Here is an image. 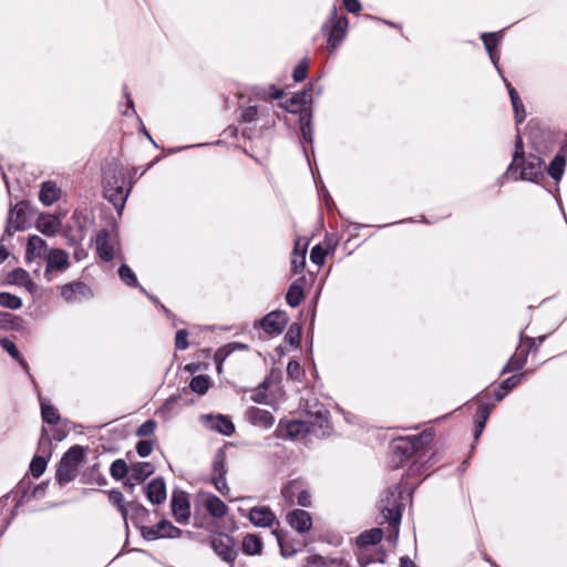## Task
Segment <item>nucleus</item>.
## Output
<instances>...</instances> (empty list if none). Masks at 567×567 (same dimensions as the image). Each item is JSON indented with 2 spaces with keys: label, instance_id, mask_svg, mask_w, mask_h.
Here are the masks:
<instances>
[{
  "label": "nucleus",
  "instance_id": "20e7f679",
  "mask_svg": "<svg viewBox=\"0 0 567 567\" xmlns=\"http://www.w3.org/2000/svg\"><path fill=\"white\" fill-rule=\"evenodd\" d=\"M433 440V433L424 431L417 435L402 436L392 440L390 444L391 463L394 467L402 466L419 450L429 445Z\"/></svg>",
  "mask_w": 567,
  "mask_h": 567
},
{
  "label": "nucleus",
  "instance_id": "f257e3e1",
  "mask_svg": "<svg viewBox=\"0 0 567 567\" xmlns=\"http://www.w3.org/2000/svg\"><path fill=\"white\" fill-rule=\"evenodd\" d=\"M319 79L310 80L301 90L295 92L290 97L279 102V107L284 109L288 113L298 115V126L301 135L299 142H315L313 134V99L312 93L317 96L323 92L322 85H317Z\"/></svg>",
  "mask_w": 567,
  "mask_h": 567
},
{
  "label": "nucleus",
  "instance_id": "79ce46f5",
  "mask_svg": "<svg viewBox=\"0 0 567 567\" xmlns=\"http://www.w3.org/2000/svg\"><path fill=\"white\" fill-rule=\"evenodd\" d=\"M299 245L300 240H297L291 256V270L293 274L301 272L306 265V247L299 249Z\"/></svg>",
  "mask_w": 567,
  "mask_h": 567
},
{
  "label": "nucleus",
  "instance_id": "7c9ffc66",
  "mask_svg": "<svg viewBox=\"0 0 567 567\" xmlns=\"http://www.w3.org/2000/svg\"><path fill=\"white\" fill-rule=\"evenodd\" d=\"M567 151L561 148L547 167L548 175L556 182L563 177L566 167Z\"/></svg>",
  "mask_w": 567,
  "mask_h": 567
},
{
  "label": "nucleus",
  "instance_id": "58836bf2",
  "mask_svg": "<svg viewBox=\"0 0 567 567\" xmlns=\"http://www.w3.org/2000/svg\"><path fill=\"white\" fill-rule=\"evenodd\" d=\"M274 534L277 537L280 553L284 557H292L301 549V544L299 542H292L287 539L281 533L275 530Z\"/></svg>",
  "mask_w": 567,
  "mask_h": 567
},
{
  "label": "nucleus",
  "instance_id": "cd10ccee",
  "mask_svg": "<svg viewBox=\"0 0 567 567\" xmlns=\"http://www.w3.org/2000/svg\"><path fill=\"white\" fill-rule=\"evenodd\" d=\"M203 505L209 515L215 518H223L228 512L227 505L214 494H207Z\"/></svg>",
  "mask_w": 567,
  "mask_h": 567
},
{
  "label": "nucleus",
  "instance_id": "72a5a7b5",
  "mask_svg": "<svg viewBox=\"0 0 567 567\" xmlns=\"http://www.w3.org/2000/svg\"><path fill=\"white\" fill-rule=\"evenodd\" d=\"M61 196V189L53 182H44L41 185L39 199L47 206L55 203Z\"/></svg>",
  "mask_w": 567,
  "mask_h": 567
},
{
  "label": "nucleus",
  "instance_id": "0e129e2a",
  "mask_svg": "<svg viewBox=\"0 0 567 567\" xmlns=\"http://www.w3.org/2000/svg\"><path fill=\"white\" fill-rule=\"evenodd\" d=\"M492 405H488V404H485V403H480V406L477 409V412H476V417L475 420L476 421H482V422H487L489 415H491V412H492Z\"/></svg>",
  "mask_w": 567,
  "mask_h": 567
},
{
  "label": "nucleus",
  "instance_id": "f8f14e48",
  "mask_svg": "<svg viewBox=\"0 0 567 567\" xmlns=\"http://www.w3.org/2000/svg\"><path fill=\"white\" fill-rule=\"evenodd\" d=\"M141 536L146 540L158 538H178L182 530L174 526L169 520L163 519L154 526H141Z\"/></svg>",
  "mask_w": 567,
  "mask_h": 567
},
{
  "label": "nucleus",
  "instance_id": "dca6fc26",
  "mask_svg": "<svg viewBox=\"0 0 567 567\" xmlns=\"http://www.w3.org/2000/svg\"><path fill=\"white\" fill-rule=\"evenodd\" d=\"M286 522L298 534L303 535L312 528L311 515L301 508L292 509L287 513Z\"/></svg>",
  "mask_w": 567,
  "mask_h": 567
},
{
  "label": "nucleus",
  "instance_id": "2f4dec72",
  "mask_svg": "<svg viewBox=\"0 0 567 567\" xmlns=\"http://www.w3.org/2000/svg\"><path fill=\"white\" fill-rule=\"evenodd\" d=\"M241 549L248 556L261 555L264 543L260 536L256 534H247L241 542Z\"/></svg>",
  "mask_w": 567,
  "mask_h": 567
},
{
  "label": "nucleus",
  "instance_id": "a18cd8bd",
  "mask_svg": "<svg viewBox=\"0 0 567 567\" xmlns=\"http://www.w3.org/2000/svg\"><path fill=\"white\" fill-rule=\"evenodd\" d=\"M310 60L308 56H303L292 70V80L296 83H301L308 78Z\"/></svg>",
  "mask_w": 567,
  "mask_h": 567
},
{
  "label": "nucleus",
  "instance_id": "c756f323",
  "mask_svg": "<svg viewBox=\"0 0 567 567\" xmlns=\"http://www.w3.org/2000/svg\"><path fill=\"white\" fill-rule=\"evenodd\" d=\"M155 471V467L150 462H137L132 464L128 482L134 481L137 484L143 483L147 477H150Z\"/></svg>",
  "mask_w": 567,
  "mask_h": 567
},
{
  "label": "nucleus",
  "instance_id": "ddd939ff",
  "mask_svg": "<svg viewBox=\"0 0 567 567\" xmlns=\"http://www.w3.org/2000/svg\"><path fill=\"white\" fill-rule=\"evenodd\" d=\"M382 537L383 532L381 528L364 530L357 537L355 545L360 549V553L358 554V561L361 566H367L372 561V559L365 557L364 551H367L370 546L379 544Z\"/></svg>",
  "mask_w": 567,
  "mask_h": 567
},
{
  "label": "nucleus",
  "instance_id": "39448f33",
  "mask_svg": "<svg viewBox=\"0 0 567 567\" xmlns=\"http://www.w3.org/2000/svg\"><path fill=\"white\" fill-rule=\"evenodd\" d=\"M349 31V19L346 14H338V8L332 6L328 19L320 28V32L327 39V50L332 53L339 49Z\"/></svg>",
  "mask_w": 567,
  "mask_h": 567
},
{
  "label": "nucleus",
  "instance_id": "de8ad7c7",
  "mask_svg": "<svg viewBox=\"0 0 567 567\" xmlns=\"http://www.w3.org/2000/svg\"><path fill=\"white\" fill-rule=\"evenodd\" d=\"M0 346L13 358L16 359L20 364L21 367L27 370L28 369V363L25 362V360L21 357L18 348L16 347V344L8 338H2L0 339Z\"/></svg>",
  "mask_w": 567,
  "mask_h": 567
},
{
  "label": "nucleus",
  "instance_id": "a19ab883",
  "mask_svg": "<svg viewBox=\"0 0 567 567\" xmlns=\"http://www.w3.org/2000/svg\"><path fill=\"white\" fill-rule=\"evenodd\" d=\"M226 460L225 449H218L212 463V476H221L227 474Z\"/></svg>",
  "mask_w": 567,
  "mask_h": 567
},
{
  "label": "nucleus",
  "instance_id": "6e6552de",
  "mask_svg": "<svg viewBox=\"0 0 567 567\" xmlns=\"http://www.w3.org/2000/svg\"><path fill=\"white\" fill-rule=\"evenodd\" d=\"M281 496L289 506L299 505L307 508L312 505L309 488L301 480H291L285 484L281 488Z\"/></svg>",
  "mask_w": 567,
  "mask_h": 567
},
{
  "label": "nucleus",
  "instance_id": "7ed1b4c3",
  "mask_svg": "<svg viewBox=\"0 0 567 567\" xmlns=\"http://www.w3.org/2000/svg\"><path fill=\"white\" fill-rule=\"evenodd\" d=\"M402 488L400 485H394L389 487L381 496L378 508L380 515L377 520L380 525L389 524L398 537L399 534V525L402 517Z\"/></svg>",
  "mask_w": 567,
  "mask_h": 567
},
{
  "label": "nucleus",
  "instance_id": "a878e982",
  "mask_svg": "<svg viewBox=\"0 0 567 567\" xmlns=\"http://www.w3.org/2000/svg\"><path fill=\"white\" fill-rule=\"evenodd\" d=\"M89 292V287L82 281H73L61 287V296L68 302L76 301Z\"/></svg>",
  "mask_w": 567,
  "mask_h": 567
},
{
  "label": "nucleus",
  "instance_id": "5fc2aeb1",
  "mask_svg": "<svg viewBox=\"0 0 567 567\" xmlns=\"http://www.w3.org/2000/svg\"><path fill=\"white\" fill-rule=\"evenodd\" d=\"M156 430V422L154 420H147L138 426L136 435L141 437H147L154 434Z\"/></svg>",
  "mask_w": 567,
  "mask_h": 567
},
{
  "label": "nucleus",
  "instance_id": "3c124183",
  "mask_svg": "<svg viewBox=\"0 0 567 567\" xmlns=\"http://www.w3.org/2000/svg\"><path fill=\"white\" fill-rule=\"evenodd\" d=\"M48 465V460L44 456L35 455L30 463V473L33 477H40Z\"/></svg>",
  "mask_w": 567,
  "mask_h": 567
},
{
  "label": "nucleus",
  "instance_id": "e2e57ef3",
  "mask_svg": "<svg viewBox=\"0 0 567 567\" xmlns=\"http://www.w3.org/2000/svg\"><path fill=\"white\" fill-rule=\"evenodd\" d=\"M287 373L291 379L299 380L302 373L298 361L291 360L287 364Z\"/></svg>",
  "mask_w": 567,
  "mask_h": 567
},
{
  "label": "nucleus",
  "instance_id": "423d86ee",
  "mask_svg": "<svg viewBox=\"0 0 567 567\" xmlns=\"http://www.w3.org/2000/svg\"><path fill=\"white\" fill-rule=\"evenodd\" d=\"M86 451L87 447L74 445L62 455L55 473V480L60 485L75 480L79 470L85 463Z\"/></svg>",
  "mask_w": 567,
  "mask_h": 567
},
{
  "label": "nucleus",
  "instance_id": "bb28decb",
  "mask_svg": "<svg viewBox=\"0 0 567 567\" xmlns=\"http://www.w3.org/2000/svg\"><path fill=\"white\" fill-rule=\"evenodd\" d=\"M95 244H96V251L103 260L110 261L113 259L114 249L110 243V234L106 229H101L97 233Z\"/></svg>",
  "mask_w": 567,
  "mask_h": 567
},
{
  "label": "nucleus",
  "instance_id": "393cba45",
  "mask_svg": "<svg viewBox=\"0 0 567 567\" xmlns=\"http://www.w3.org/2000/svg\"><path fill=\"white\" fill-rule=\"evenodd\" d=\"M49 250L45 240L37 235L29 237L25 252L28 261H31L35 258H45Z\"/></svg>",
  "mask_w": 567,
  "mask_h": 567
},
{
  "label": "nucleus",
  "instance_id": "09e8293b",
  "mask_svg": "<svg viewBox=\"0 0 567 567\" xmlns=\"http://www.w3.org/2000/svg\"><path fill=\"white\" fill-rule=\"evenodd\" d=\"M0 306L3 308H8L11 310H17L22 307V300L20 297L12 295L10 292L1 291L0 292Z\"/></svg>",
  "mask_w": 567,
  "mask_h": 567
},
{
  "label": "nucleus",
  "instance_id": "2eb2a0df",
  "mask_svg": "<svg viewBox=\"0 0 567 567\" xmlns=\"http://www.w3.org/2000/svg\"><path fill=\"white\" fill-rule=\"evenodd\" d=\"M306 413L308 415L307 422L309 426L316 433V429L324 430L329 425V411L323 406V404L315 401L312 404L310 402L306 403Z\"/></svg>",
  "mask_w": 567,
  "mask_h": 567
},
{
  "label": "nucleus",
  "instance_id": "6ab92c4d",
  "mask_svg": "<svg viewBox=\"0 0 567 567\" xmlns=\"http://www.w3.org/2000/svg\"><path fill=\"white\" fill-rule=\"evenodd\" d=\"M249 520L257 527H271L279 525L275 513L268 506H255L249 511Z\"/></svg>",
  "mask_w": 567,
  "mask_h": 567
},
{
  "label": "nucleus",
  "instance_id": "c85d7f7f",
  "mask_svg": "<svg viewBox=\"0 0 567 567\" xmlns=\"http://www.w3.org/2000/svg\"><path fill=\"white\" fill-rule=\"evenodd\" d=\"M308 433H313L307 420H292L286 424V434H280L281 437L298 439L303 437Z\"/></svg>",
  "mask_w": 567,
  "mask_h": 567
},
{
  "label": "nucleus",
  "instance_id": "ea45409f",
  "mask_svg": "<svg viewBox=\"0 0 567 567\" xmlns=\"http://www.w3.org/2000/svg\"><path fill=\"white\" fill-rule=\"evenodd\" d=\"M131 512V519L133 520L134 525L140 529L142 525L140 523H143L147 519L150 513L148 509L142 505L138 502H130L128 503V513Z\"/></svg>",
  "mask_w": 567,
  "mask_h": 567
},
{
  "label": "nucleus",
  "instance_id": "0eeeda50",
  "mask_svg": "<svg viewBox=\"0 0 567 567\" xmlns=\"http://www.w3.org/2000/svg\"><path fill=\"white\" fill-rule=\"evenodd\" d=\"M524 144H516L513 162L509 166L520 169V178L530 182H538L543 177L544 161L536 155L524 152Z\"/></svg>",
  "mask_w": 567,
  "mask_h": 567
},
{
  "label": "nucleus",
  "instance_id": "338daca9",
  "mask_svg": "<svg viewBox=\"0 0 567 567\" xmlns=\"http://www.w3.org/2000/svg\"><path fill=\"white\" fill-rule=\"evenodd\" d=\"M306 567H327V560L324 557L315 554L307 557Z\"/></svg>",
  "mask_w": 567,
  "mask_h": 567
},
{
  "label": "nucleus",
  "instance_id": "473e14b6",
  "mask_svg": "<svg viewBox=\"0 0 567 567\" xmlns=\"http://www.w3.org/2000/svg\"><path fill=\"white\" fill-rule=\"evenodd\" d=\"M61 223L54 215H44L39 217L37 229L45 236H53L59 231Z\"/></svg>",
  "mask_w": 567,
  "mask_h": 567
},
{
  "label": "nucleus",
  "instance_id": "f704fd0d",
  "mask_svg": "<svg viewBox=\"0 0 567 567\" xmlns=\"http://www.w3.org/2000/svg\"><path fill=\"white\" fill-rule=\"evenodd\" d=\"M505 29L496 31V32H482L480 34L481 40L483 41L485 51L488 55H492L493 52H498L499 43L503 39Z\"/></svg>",
  "mask_w": 567,
  "mask_h": 567
},
{
  "label": "nucleus",
  "instance_id": "49530a36",
  "mask_svg": "<svg viewBox=\"0 0 567 567\" xmlns=\"http://www.w3.org/2000/svg\"><path fill=\"white\" fill-rule=\"evenodd\" d=\"M41 416L48 424H58L61 419L58 409L45 402H41Z\"/></svg>",
  "mask_w": 567,
  "mask_h": 567
},
{
  "label": "nucleus",
  "instance_id": "5701e85b",
  "mask_svg": "<svg viewBox=\"0 0 567 567\" xmlns=\"http://www.w3.org/2000/svg\"><path fill=\"white\" fill-rule=\"evenodd\" d=\"M145 495L146 498L152 503L153 505H161L166 501V484L162 477H156L152 480L146 486H145Z\"/></svg>",
  "mask_w": 567,
  "mask_h": 567
},
{
  "label": "nucleus",
  "instance_id": "8fccbe9b",
  "mask_svg": "<svg viewBox=\"0 0 567 567\" xmlns=\"http://www.w3.org/2000/svg\"><path fill=\"white\" fill-rule=\"evenodd\" d=\"M209 379L206 375H196L190 380L189 388L192 391L203 395L209 389Z\"/></svg>",
  "mask_w": 567,
  "mask_h": 567
},
{
  "label": "nucleus",
  "instance_id": "864d4df0",
  "mask_svg": "<svg viewBox=\"0 0 567 567\" xmlns=\"http://www.w3.org/2000/svg\"><path fill=\"white\" fill-rule=\"evenodd\" d=\"M326 256L327 249L321 245H316L310 251V260L318 266H322L324 264Z\"/></svg>",
  "mask_w": 567,
  "mask_h": 567
},
{
  "label": "nucleus",
  "instance_id": "1a4fd4ad",
  "mask_svg": "<svg viewBox=\"0 0 567 567\" xmlns=\"http://www.w3.org/2000/svg\"><path fill=\"white\" fill-rule=\"evenodd\" d=\"M209 545L215 554L225 563L233 566L238 556L236 540L225 533H216L209 537Z\"/></svg>",
  "mask_w": 567,
  "mask_h": 567
},
{
  "label": "nucleus",
  "instance_id": "774afa93",
  "mask_svg": "<svg viewBox=\"0 0 567 567\" xmlns=\"http://www.w3.org/2000/svg\"><path fill=\"white\" fill-rule=\"evenodd\" d=\"M16 320L20 319L10 312L0 311V330L12 326Z\"/></svg>",
  "mask_w": 567,
  "mask_h": 567
},
{
  "label": "nucleus",
  "instance_id": "680f3d73",
  "mask_svg": "<svg viewBox=\"0 0 567 567\" xmlns=\"http://www.w3.org/2000/svg\"><path fill=\"white\" fill-rule=\"evenodd\" d=\"M188 332L185 329L178 330L175 336V347L178 350H185L188 348L187 341Z\"/></svg>",
  "mask_w": 567,
  "mask_h": 567
},
{
  "label": "nucleus",
  "instance_id": "603ef678",
  "mask_svg": "<svg viewBox=\"0 0 567 567\" xmlns=\"http://www.w3.org/2000/svg\"><path fill=\"white\" fill-rule=\"evenodd\" d=\"M118 276H120L121 280L124 281L127 286H136L137 285V279H136L135 274L125 264L121 265V267L118 268Z\"/></svg>",
  "mask_w": 567,
  "mask_h": 567
},
{
  "label": "nucleus",
  "instance_id": "4d7b16f0",
  "mask_svg": "<svg viewBox=\"0 0 567 567\" xmlns=\"http://www.w3.org/2000/svg\"><path fill=\"white\" fill-rule=\"evenodd\" d=\"M286 341L291 346H298L300 340V328L297 323H293L289 327L286 336Z\"/></svg>",
  "mask_w": 567,
  "mask_h": 567
},
{
  "label": "nucleus",
  "instance_id": "37998d69",
  "mask_svg": "<svg viewBox=\"0 0 567 567\" xmlns=\"http://www.w3.org/2000/svg\"><path fill=\"white\" fill-rule=\"evenodd\" d=\"M511 103H512V106H513L515 124H516V126H518L526 118L525 105H524L522 99H519V101H513ZM514 142H523V136L520 134L519 127H517V134L515 136V141Z\"/></svg>",
  "mask_w": 567,
  "mask_h": 567
},
{
  "label": "nucleus",
  "instance_id": "b1692460",
  "mask_svg": "<svg viewBox=\"0 0 567 567\" xmlns=\"http://www.w3.org/2000/svg\"><path fill=\"white\" fill-rule=\"evenodd\" d=\"M247 420L255 426L269 429L275 423L274 415L264 409L251 406L246 412Z\"/></svg>",
  "mask_w": 567,
  "mask_h": 567
},
{
  "label": "nucleus",
  "instance_id": "c03bdc74",
  "mask_svg": "<svg viewBox=\"0 0 567 567\" xmlns=\"http://www.w3.org/2000/svg\"><path fill=\"white\" fill-rule=\"evenodd\" d=\"M130 471L131 467H128L126 462L122 458L115 460L110 467V474L116 481H121L126 476H130Z\"/></svg>",
  "mask_w": 567,
  "mask_h": 567
},
{
  "label": "nucleus",
  "instance_id": "4c0bfd02",
  "mask_svg": "<svg viewBox=\"0 0 567 567\" xmlns=\"http://www.w3.org/2000/svg\"><path fill=\"white\" fill-rule=\"evenodd\" d=\"M302 282L303 278L298 279L295 282H292L288 288L286 300L287 303L293 308L298 307L303 300L305 295L302 289Z\"/></svg>",
  "mask_w": 567,
  "mask_h": 567
},
{
  "label": "nucleus",
  "instance_id": "6e6d98bb",
  "mask_svg": "<svg viewBox=\"0 0 567 567\" xmlns=\"http://www.w3.org/2000/svg\"><path fill=\"white\" fill-rule=\"evenodd\" d=\"M212 482L215 488L224 496H228L230 493V488L226 481V475L221 476H212Z\"/></svg>",
  "mask_w": 567,
  "mask_h": 567
},
{
  "label": "nucleus",
  "instance_id": "f03ea898",
  "mask_svg": "<svg viewBox=\"0 0 567 567\" xmlns=\"http://www.w3.org/2000/svg\"><path fill=\"white\" fill-rule=\"evenodd\" d=\"M131 174L124 166L109 165L103 172L104 197L121 212L131 192Z\"/></svg>",
  "mask_w": 567,
  "mask_h": 567
},
{
  "label": "nucleus",
  "instance_id": "9d476101",
  "mask_svg": "<svg viewBox=\"0 0 567 567\" xmlns=\"http://www.w3.org/2000/svg\"><path fill=\"white\" fill-rule=\"evenodd\" d=\"M239 117L238 122L243 126L241 127V137L249 142L254 140L262 138V132L258 133L255 131L256 123L258 122V106L249 105L246 107L240 106L238 109Z\"/></svg>",
  "mask_w": 567,
  "mask_h": 567
},
{
  "label": "nucleus",
  "instance_id": "bf43d9fd",
  "mask_svg": "<svg viewBox=\"0 0 567 567\" xmlns=\"http://www.w3.org/2000/svg\"><path fill=\"white\" fill-rule=\"evenodd\" d=\"M525 373L514 374L506 380H504L501 385L503 389H505L507 392H509L512 389H514L517 384L522 382L524 379Z\"/></svg>",
  "mask_w": 567,
  "mask_h": 567
},
{
  "label": "nucleus",
  "instance_id": "a211bd4d",
  "mask_svg": "<svg viewBox=\"0 0 567 567\" xmlns=\"http://www.w3.org/2000/svg\"><path fill=\"white\" fill-rule=\"evenodd\" d=\"M287 322L288 317L284 311H272L262 318L260 327L268 334H280Z\"/></svg>",
  "mask_w": 567,
  "mask_h": 567
},
{
  "label": "nucleus",
  "instance_id": "052dcab7",
  "mask_svg": "<svg viewBox=\"0 0 567 567\" xmlns=\"http://www.w3.org/2000/svg\"><path fill=\"white\" fill-rule=\"evenodd\" d=\"M268 96L270 100L274 101H281L285 96V91L277 86L276 84H270L268 87V91L264 93L262 96Z\"/></svg>",
  "mask_w": 567,
  "mask_h": 567
},
{
  "label": "nucleus",
  "instance_id": "69168bd1",
  "mask_svg": "<svg viewBox=\"0 0 567 567\" xmlns=\"http://www.w3.org/2000/svg\"><path fill=\"white\" fill-rule=\"evenodd\" d=\"M343 8L347 12L358 14L362 10L360 0H342Z\"/></svg>",
  "mask_w": 567,
  "mask_h": 567
},
{
  "label": "nucleus",
  "instance_id": "13d9d810",
  "mask_svg": "<svg viewBox=\"0 0 567 567\" xmlns=\"http://www.w3.org/2000/svg\"><path fill=\"white\" fill-rule=\"evenodd\" d=\"M154 447V442L151 440H141L136 444V452L141 457L148 456Z\"/></svg>",
  "mask_w": 567,
  "mask_h": 567
},
{
  "label": "nucleus",
  "instance_id": "aec40b11",
  "mask_svg": "<svg viewBox=\"0 0 567 567\" xmlns=\"http://www.w3.org/2000/svg\"><path fill=\"white\" fill-rule=\"evenodd\" d=\"M172 514L177 523L185 524L190 516L189 501L184 493H174L171 502Z\"/></svg>",
  "mask_w": 567,
  "mask_h": 567
},
{
  "label": "nucleus",
  "instance_id": "f3484780",
  "mask_svg": "<svg viewBox=\"0 0 567 567\" xmlns=\"http://www.w3.org/2000/svg\"><path fill=\"white\" fill-rule=\"evenodd\" d=\"M28 205L23 202L18 203L8 216L7 233L12 235L14 231L23 230L28 226L27 218Z\"/></svg>",
  "mask_w": 567,
  "mask_h": 567
},
{
  "label": "nucleus",
  "instance_id": "c9c22d12",
  "mask_svg": "<svg viewBox=\"0 0 567 567\" xmlns=\"http://www.w3.org/2000/svg\"><path fill=\"white\" fill-rule=\"evenodd\" d=\"M8 282L27 288L29 291L34 289V282L28 271L17 268L8 275Z\"/></svg>",
  "mask_w": 567,
  "mask_h": 567
},
{
  "label": "nucleus",
  "instance_id": "9b49d317",
  "mask_svg": "<svg viewBox=\"0 0 567 567\" xmlns=\"http://www.w3.org/2000/svg\"><path fill=\"white\" fill-rule=\"evenodd\" d=\"M536 347L534 338L520 336V343L516 348L515 353L509 358L502 373H509L520 370L528 358L529 352Z\"/></svg>",
  "mask_w": 567,
  "mask_h": 567
},
{
  "label": "nucleus",
  "instance_id": "4be33fe9",
  "mask_svg": "<svg viewBox=\"0 0 567 567\" xmlns=\"http://www.w3.org/2000/svg\"><path fill=\"white\" fill-rule=\"evenodd\" d=\"M203 420L206 427L223 435L230 436L235 432L234 423L225 415H205Z\"/></svg>",
  "mask_w": 567,
  "mask_h": 567
},
{
  "label": "nucleus",
  "instance_id": "412c9836",
  "mask_svg": "<svg viewBox=\"0 0 567 567\" xmlns=\"http://www.w3.org/2000/svg\"><path fill=\"white\" fill-rule=\"evenodd\" d=\"M45 259V276L53 271H64L70 267L69 255L63 249H50Z\"/></svg>",
  "mask_w": 567,
  "mask_h": 567
},
{
  "label": "nucleus",
  "instance_id": "e433bc0d",
  "mask_svg": "<svg viewBox=\"0 0 567 567\" xmlns=\"http://www.w3.org/2000/svg\"><path fill=\"white\" fill-rule=\"evenodd\" d=\"M106 494L110 503L117 508L126 523L128 519V503L125 502L123 493L118 489H110Z\"/></svg>",
  "mask_w": 567,
  "mask_h": 567
},
{
  "label": "nucleus",
  "instance_id": "4468645a",
  "mask_svg": "<svg viewBox=\"0 0 567 567\" xmlns=\"http://www.w3.org/2000/svg\"><path fill=\"white\" fill-rule=\"evenodd\" d=\"M525 136L528 142H558L560 132L547 130L538 120L532 118L525 127Z\"/></svg>",
  "mask_w": 567,
  "mask_h": 567
}]
</instances>
